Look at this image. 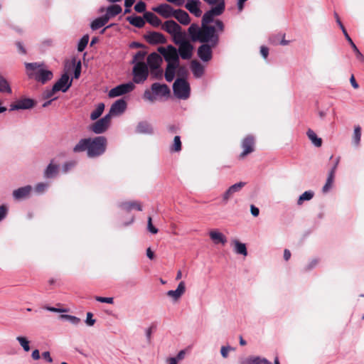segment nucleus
<instances>
[{
	"mask_svg": "<svg viewBox=\"0 0 364 364\" xmlns=\"http://www.w3.org/2000/svg\"><path fill=\"white\" fill-rule=\"evenodd\" d=\"M225 1L216 3V6L206 11L201 20V26L192 23L188 28V33L192 41H213L215 44L219 41V33L225 28L223 22L214 18L220 16L225 11Z\"/></svg>",
	"mask_w": 364,
	"mask_h": 364,
	"instance_id": "nucleus-1",
	"label": "nucleus"
},
{
	"mask_svg": "<svg viewBox=\"0 0 364 364\" xmlns=\"http://www.w3.org/2000/svg\"><path fill=\"white\" fill-rule=\"evenodd\" d=\"M25 66L28 71V77L42 84L46 83L53 77L52 71L45 69L43 64L26 63Z\"/></svg>",
	"mask_w": 364,
	"mask_h": 364,
	"instance_id": "nucleus-2",
	"label": "nucleus"
},
{
	"mask_svg": "<svg viewBox=\"0 0 364 364\" xmlns=\"http://www.w3.org/2000/svg\"><path fill=\"white\" fill-rule=\"evenodd\" d=\"M88 156L90 158L97 157L105 152L107 147V139L103 136L89 138Z\"/></svg>",
	"mask_w": 364,
	"mask_h": 364,
	"instance_id": "nucleus-3",
	"label": "nucleus"
},
{
	"mask_svg": "<svg viewBox=\"0 0 364 364\" xmlns=\"http://www.w3.org/2000/svg\"><path fill=\"white\" fill-rule=\"evenodd\" d=\"M151 90H146L144 93V98L149 102H154L156 97H166L170 94V89L166 84L154 82Z\"/></svg>",
	"mask_w": 364,
	"mask_h": 364,
	"instance_id": "nucleus-4",
	"label": "nucleus"
},
{
	"mask_svg": "<svg viewBox=\"0 0 364 364\" xmlns=\"http://www.w3.org/2000/svg\"><path fill=\"white\" fill-rule=\"evenodd\" d=\"M174 95L179 99L186 100L190 96L189 83L183 78H178L173 85Z\"/></svg>",
	"mask_w": 364,
	"mask_h": 364,
	"instance_id": "nucleus-5",
	"label": "nucleus"
},
{
	"mask_svg": "<svg viewBox=\"0 0 364 364\" xmlns=\"http://www.w3.org/2000/svg\"><path fill=\"white\" fill-rule=\"evenodd\" d=\"M133 81L134 83H143L149 76V68L144 62H137L133 67Z\"/></svg>",
	"mask_w": 364,
	"mask_h": 364,
	"instance_id": "nucleus-6",
	"label": "nucleus"
},
{
	"mask_svg": "<svg viewBox=\"0 0 364 364\" xmlns=\"http://www.w3.org/2000/svg\"><path fill=\"white\" fill-rule=\"evenodd\" d=\"M158 52L164 56L165 60L168 63V64H179V57L178 50L173 46L169 45L166 48L159 47Z\"/></svg>",
	"mask_w": 364,
	"mask_h": 364,
	"instance_id": "nucleus-7",
	"label": "nucleus"
},
{
	"mask_svg": "<svg viewBox=\"0 0 364 364\" xmlns=\"http://www.w3.org/2000/svg\"><path fill=\"white\" fill-rule=\"evenodd\" d=\"M202 43L198 48V56L203 62H208L212 58V48L218 46L219 41L215 44L213 41H199Z\"/></svg>",
	"mask_w": 364,
	"mask_h": 364,
	"instance_id": "nucleus-8",
	"label": "nucleus"
},
{
	"mask_svg": "<svg viewBox=\"0 0 364 364\" xmlns=\"http://www.w3.org/2000/svg\"><path fill=\"white\" fill-rule=\"evenodd\" d=\"M110 122V114H106L102 118L92 124L90 127V129L96 134H102L109 128Z\"/></svg>",
	"mask_w": 364,
	"mask_h": 364,
	"instance_id": "nucleus-9",
	"label": "nucleus"
},
{
	"mask_svg": "<svg viewBox=\"0 0 364 364\" xmlns=\"http://www.w3.org/2000/svg\"><path fill=\"white\" fill-rule=\"evenodd\" d=\"M134 88L135 85L132 82L123 83L111 89L108 93V96L112 98L119 97L132 92Z\"/></svg>",
	"mask_w": 364,
	"mask_h": 364,
	"instance_id": "nucleus-10",
	"label": "nucleus"
},
{
	"mask_svg": "<svg viewBox=\"0 0 364 364\" xmlns=\"http://www.w3.org/2000/svg\"><path fill=\"white\" fill-rule=\"evenodd\" d=\"M72 85V80L67 73L63 74L60 78L54 84L51 92L58 91L66 92Z\"/></svg>",
	"mask_w": 364,
	"mask_h": 364,
	"instance_id": "nucleus-11",
	"label": "nucleus"
},
{
	"mask_svg": "<svg viewBox=\"0 0 364 364\" xmlns=\"http://www.w3.org/2000/svg\"><path fill=\"white\" fill-rule=\"evenodd\" d=\"M245 182H239L230 186L225 192L222 195V202L223 204H227L228 202L233 197V195L240 192L242 188L245 186Z\"/></svg>",
	"mask_w": 364,
	"mask_h": 364,
	"instance_id": "nucleus-12",
	"label": "nucleus"
},
{
	"mask_svg": "<svg viewBox=\"0 0 364 364\" xmlns=\"http://www.w3.org/2000/svg\"><path fill=\"white\" fill-rule=\"evenodd\" d=\"M35 101L31 98H22L10 105L9 110L28 109L33 107Z\"/></svg>",
	"mask_w": 364,
	"mask_h": 364,
	"instance_id": "nucleus-13",
	"label": "nucleus"
},
{
	"mask_svg": "<svg viewBox=\"0 0 364 364\" xmlns=\"http://www.w3.org/2000/svg\"><path fill=\"white\" fill-rule=\"evenodd\" d=\"M242 151L240 154V158L243 159L247 155L255 151V139L252 136H246L242 141Z\"/></svg>",
	"mask_w": 364,
	"mask_h": 364,
	"instance_id": "nucleus-14",
	"label": "nucleus"
},
{
	"mask_svg": "<svg viewBox=\"0 0 364 364\" xmlns=\"http://www.w3.org/2000/svg\"><path fill=\"white\" fill-rule=\"evenodd\" d=\"M144 38L151 45L162 44L166 42V37L161 33L156 31L148 32L144 36Z\"/></svg>",
	"mask_w": 364,
	"mask_h": 364,
	"instance_id": "nucleus-15",
	"label": "nucleus"
},
{
	"mask_svg": "<svg viewBox=\"0 0 364 364\" xmlns=\"http://www.w3.org/2000/svg\"><path fill=\"white\" fill-rule=\"evenodd\" d=\"M32 190L33 188L30 185L18 188L13 191V198L16 200H24L30 196Z\"/></svg>",
	"mask_w": 364,
	"mask_h": 364,
	"instance_id": "nucleus-16",
	"label": "nucleus"
},
{
	"mask_svg": "<svg viewBox=\"0 0 364 364\" xmlns=\"http://www.w3.org/2000/svg\"><path fill=\"white\" fill-rule=\"evenodd\" d=\"M127 108V102L123 99L117 100L114 102L109 109V112L107 114H110V117L113 115H119L122 114Z\"/></svg>",
	"mask_w": 364,
	"mask_h": 364,
	"instance_id": "nucleus-17",
	"label": "nucleus"
},
{
	"mask_svg": "<svg viewBox=\"0 0 364 364\" xmlns=\"http://www.w3.org/2000/svg\"><path fill=\"white\" fill-rule=\"evenodd\" d=\"M193 46L189 42L183 43L182 45L178 46V53L183 60H189L193 55Z\"/></svg>",
	"mask_w": 364,
	"mask_h": 364,
	"instance_id": "nucleus-18",
	"label": "nucleus"
},
{
	"mask_svg": "<svg viewBox=\"0 0 364 364\" xmlns=\"http://www.w3.org/2000/svg\"><path fill=\"white\" fill-rule=\"evenodd\" d=\"M201 2L199 0H188L186 3V9L196 17H200L202 15V11L200 8Z\"/></svg>",
	"mask_w": 364,
	"mask_h": 364,
	"instance_id": "nucleus-19",
	"label": "nucleus"
},
{
	"mask_svg": "<svg viewBox=\"0 0 364 364\" xmlns=\"http://www.w3.org/2000/svg\"><path fill=\"white\" fill-rule=\"evenodd\" d=\"M153 10L166 18L173 17L176 11L171 6L167 4H161L154 8Z\"/></svg>",
	"mask_w": 364,
	"mask_h": 364,
	"instance_id": "nucleus-20",
	"label": "nucleus"
},
{
	"mask_svg": "<svg viewBox=\"0 0 364 364\" xmlns=\"http://www.w3.org/2000/svg\"><path fill=\"white\" fill-rule=\"evenodd\" d=\"M186 291V284L184 282H181L176 289L175 290H169L167 291L166 294L169 297H171L174 301H178L182 295L185 293Z\"/></svg>",
	"mask_w": 364,
	"mask_h": 364,
	"instance_id": "nucleus-21",
	"label": "nucleus"
},
{
	"mask_svg": "<svg viewBox=\"0 0 364 364\" xmlns=\"http://www.w3.org/2000/svg\"><path fill=\"white\" fill-rule=\"evenodd\" d=\"M162 63V58L160 54L156 53H151L147 57V66L148 68H157L160 67Z\"/></svg>",
	"mask_w": 364,
	"mask_h": 364,
	"instance_id": "nucleus-22",
	"label": "nucleus"
},
{
	"mask_svg": "<svg viewBox=\"0 0 364 364\" xmlns=\"http://www.w3.org/2000/svg\"><path fill=\"white\" fill-rule=\"evenodd\" d=\"M162 29L172 36L179 31L181 29V27L174 21L168 20L165 21L162 25Z\"/></svg>",
	"mask_w": 364,
	"mask_h": 364,
	"instance_id": "nucleus-23",
	"label": "nucleus"
},
{
	"mask_svg": "<svg viewBox=\"0 0 364 364\" xmlns=\"http://www.w3.org/2000/svg\"><path fill=\"white\" fill-rule=\"evenodd\" d=\"M209 236L214 244H222L224 245L227 242L226 237L217 230H213L209 232Z\"/></svg>",
	"mask_w": 364,
	"mask_h": 364,
	"instance_id": "nucleus-24",
	"label": "nucleus"
},
{
	"mask_svg": "<svg viewBox=\"0 0 364 364\" xmlns=\"http://www.w3.org/2000/svg\"><path fill=\"white\" fill-rule=\"evenodd\" d=\"M174 13L175 14L173 17L176 18L180 22V23L183 25H188L190 23L191 18L186 11L182 9H177Z\"/></svg>",
	"mask_w": 364,
	"mask_h": 364,
	"instance_id": "nucleus-25",
	"label": "nucleus"
},
{
	"mask_svg": "<svg viewBox=\"0 0 364 364\" xmlns=\"http://www.w3.org/2000/svg\"><path fill=\"white\" fill-rule=\"evenodd\" d=\"M119 207L121 209L126 210V211H130L133 209H136L139 211L142 210V208H141L140 203L138 201H135V200L134 201H126V202L121 203L119 205Z\"/></svg>",
	"mask_w": 364,
	"mask_h": 364,
	"instance_id": "nucleus-26",
	"label": "nucleus"
},
{
	"mask_svg": "<svg viewBox=\"0 0 364 364\" xmlns=\"http://www.w3.org/2000/svg\"><path fill=\"white\" fill-rule=\"evenodd\" d=\"M191 71L196 78H200L204 74L203 66L198 61L193 60L191 64Z\"/></svg>",
	"mask_w": 364,
	"mask_h": 364,
	"instance_id": "nucleus-27",
	"label": "nucleus"
},
{
	"mask_svg": "<svg viewBox=\"0 0 364 364\" xmlns=\"http://www.w3.org/2000/svg\"><path fill=\"white\" fill-rule=\"evenodd\" d=\"M59 166L53 164L51 161L44 171V177L46 178H54L58 173Z\"/></svg>",
	"mask_w": 364,
	"mask_h": 364,
	"instance_id": "nucleus-28",
	"label": "nucleus"
},
{
	"mask_svg": "<svg viewBox=\"0 0 364 364\" xmlns=\"http://www.w3.org/2000/svg\"><path fill=\"white\" fill-rule=\"evenodd\" d=\"M144 18L145 19V21H146L149 23H150L151 26L154 27H158L161 23V21L159 19V18L156 14L150 11L144 13Z\"/></svg>",
	"mask_w": 364,
	"mask_h": 364,
	"instance_id": "nucleus-29",
	"label": "nucleus"
},
{
	"mask_svg": "<svg viewBox=\"0 0 364 364\" xmlns=\"http://www.w3.org/2000/svg\"><path fill=\"white\" fill-rule=\"evenodd\" d=\"M232 245H234V252L236 254L243 256L247 255V250L245 243H242L237 240H232Z\"/></svg>",
	"mask_w": 364,
	"mask_h": 364,
	"instance_id": "nucleus-30",
	"label": "nucleus"
},
{
	"mask_svg": "<svg viewBox=\"0 0 364 364\" xmlns=\"http://www.w3.org/2000/svg\"><path fill=\"white\" fill-rule=\"evenodd\" d=\"M136 132L139 134H153V128L149 123L141 122L137 124Z\"/></svg>",
	"mask_w": 364,
	"mask_h": 364,
	"instance_id": "nucleus-31",
	"label": "nucleus"
},
{
	"mask_svg": "<svg viewBox=\"0 0 364 364\" xmlns=\"http://www.w3.org/2000/svg\"><path fill=\"white\" fill-rule=\"evenodd\" d=\"M127 21L132 26L141 28L145 24V19L138 16H130L126 18Z\"/></svg>",
	"mask_w": 364,
	"mask_h": 364,
	"instance_id": "nucleus-32",
	"label": "nucleus"
},
{
	"mask_svg": "<svg viewBox=\"0 0 364 364\" xmlns=\"http://www.w3.org/2000/svg\"><path fill=\"white\" fill-rule=\"evenodd\" d=\"M242 364H272L267 359L259 356H251L246 358Z\"/></svg>",
	"mask_w": 364,
	"mask_h": 364,
	"instance_id": "nucleus-33",
	"label": "nucleus"
},
{
	"mask_svg": "<svg viewBox=\"0 0 364 364\" xmlns=\"http://www.w3.org/2000/svg\"><path fill=\"white\" fill-rule=\"evenodd\" d=\"M89 141V138L80 139L78 143L73 147V151L75 153H79L87 151V154H88Z\"/></svg>",
	"mask_w": 364,
	"mask_h": 364,
	"instance_id": "nucleus-34",
	"label": "nucleus"
},
{
	"mask_svg": "<svg viewBox=\"0 0 364 364\" xmlns=\"http://www.w3.org/2000/svg\"><path fill=\"white\" fill-rule=\"evenodd\" d=\"M178 65H172L171 63L167 65L165 71V78L166 81L171 82L175 77V71Z\"/></svg>",
	"mask_w": 364,
	"mask_h": 364,
	"instance_id": "nucleus-35",
	"label": "nucleus"
},
{
	"mask_svg": "<svg viewBox=\"0 0 364 364\" xmlns=\"http://www.w3.org/2000/svg\"><path fill=\"white\" fill-rule=\"evenodd\" d=\"M172 38L174 43L178 46L188 42V41L186 39V33L182 31V28L179 31L172 35Z\"/></svg>",
	"mask_w": 364,
	"mask_h": 364,
	"instance_id": "nucleus-36",
	"label": "nucleus"
},
{
	"mask_svg": "<svg viewBox=\"0 0 364 364\" xmlns=\"http://www.w3.org/2000/svg\"><path fill=\"white\" fill-rule=\"evenodd\" d=\"M0 92L6 94H11V87L7 80L0 74Z\"/></svg>",
	"mask_w": 364,
	"mask_h": 364,
	"instance_id": "nucleus-37",
	"label": "nucleus"
},
{
	"mask_svg": "<svg viewBox=\"0 0 364 364\" xmlns=\"http://www.w3.org/2000/svg\"><path fill=\"white\" fill-rule=\"evenodd\" d=\"M306 134L309 139L311 140V141L315 146L320 147L321 146V139L318 137L316 134L312 129H308Z\"/></svg>",
	"mask_w": 364,
	"mask_h": 364,
	"instance_id": "nucleus-38",
	"label": "nucleus"
},
{
	"mask_svg": "<svg viewBox=\"0 0 364 364\" xmlns=\"http://www.w3.org/2000/svg\"><path fill=\"white\" fill-rule=\"evenodd\" d=\"M314 196V192L312 191H306L304 192L297 200V205H301L304 201H309L311 200Z\"/></svg>",
	"mask_w": 364,
	"mask_h": 364,
	"instance_id": "nucleus-39",
	"label": "nucleus"
},
{
	"mask_svg": "<svg viewBox=\"0 0 364 364\" xmlns=\"http://www.w3.org/2000/svg\"><path fill=\"white\" fill-rule=\"evenodd\" d=\"M361 139V128L360 126H355L353 135V144L358 147L360 145Z\"/></svg>",
	"mask_w": 364,
	"mask_h": 364,
	"instance_id": "nucleus-40",
	"label": "nucleus"
},
{
	"mask_svg": "<svg viewBox=\"0 0 364 364\" xmlns=\"http://www.w3.org/2000/svg\"><path fill=\"white\" fill-rule=\"evenodd\" d=\"M105 109V105L103 103H99L96 107V109L92 112L90 114V119L92 120H95L98 119L102 114Z\"/></svg>",
	"mask_w": 364,
	"mask_h": 364,
	"instance_id": "nucleus-41",
	"label": "nucleus"
},
{
	"mask_svg": "<svg viewBox=\"0 0 364 364\" xmlns=\"http://www.w3.org/2000/svg\"><path fill=\"white\" fill-rule=\"evenodd\" d=\"M122 7L118 4H113L107 8L108 15H110L112 17L119 14L122 12Z\"/></svg>",
	"mask_w": 364,
	"mask_h": 364,
	"instance_id": "nucleus-42",
	"label": "nucleus"
},
{
	"mask_svg": "<svg viewBox=\"0 0 364 364\" xmlns=\"http://www.w3.org/2000/svg\"><path fill=\"white\" fill-rule=\"evenodd\" d=\"M60 318L63 320L68 321V322H70V323H72L74 326H77L81 322L80 318H79L75 316L68 315V314H62L60 316Z\"/></svg>",
	"mask_w": 364,
	"mask_h": 364,
	"instance_id": "nucleus-43",
	"label": "nucleus"
},
{
	"mask_svg": "<svg viewBox=\"0 0 364 364\" xmlns=\"http://www.w3.org/2000/svg\"><path fill=\"white\" fill-rule=\"evenodd\" d=\"M335 176H332L331 174H328V177L326 181L325 185L323 186L322 191L324 193H326L330 191V189L332 188L333 181H334Z\"/></svg>",
	"mask_w": 364,
	"mask_h": 364,
	"instance_id": "nucleus-44",
	"label": "nucleus"
},
{
	"mask_svg": "<svg viewBox=\"0 0 364 364\" xmlns=\"http://www.w3.org/2000/svg\"><path fill=\"white\" fill-rule=\"evenodd\" d=\"M16 341L19 343L24 351L28 352L30 350L29 341L26 337L17 336Z\"/></svg>",
	"mask_w": 364,
	"mask_h": 364,
	"instance_id": "nucleus-45",
	"label": "nucleus"
},
{
	"mask_svg": "<svg viewBox=\"0 0 364 364\" xmlns=\"http://www.w3.org/2000/svg\"><path fill=\"white\" fill-rule=\"evenodd\" d=\"M181 150V141L179 136H176L173 139V145L171 147V151L178 152Z\"/></svg>",
	"mask_w": 364,
	"mask_h": 364,
	"instance_id": "nucleus-46",
	"label": "nucleus"
},
{
	"mask_svg": "<svg viewBox=\"0 0 364 364\" xmlns=\"http://www.w3.org/2000/svg\"><path fill=\"white\" fill-rule=\"evenodd\" d=\"M88 41H89L88 35L83 36L77 44V50L79 52H82L85 50V48H86V46L88 43Z\"/></svg>",
	"mask_w": 364,
	"mask_h": 364,
	"instance_id": "nucleus-47",
	"label": "nucleus"
},
{
	"mask_svg": "<svg viewBox=\"0 0 364 364\" xmlns=\"http://www.w3.org/2000/svg\"><path fill=\"white\" fill-rule=\"evenodd\" d=\"M334 16L336 18V22L338 24L339 27L341 28V29L342 30V32L344 34L345 36V38L348 41V42H351V38L349 36V35L348 34L344 26L343 25L342 22L340 20V18L338 15L337 13H334Z\"/></svg>",
	"mask_w": 364,
	"mask_h": 364,
	"instance_id": "nucleus-48",
	"label": "nucleus"
},
{
	"mask_svg": "<svg viewBox=\"0 0 364 364\" xmlns=\"http://www.w3.org/2000/svg\"><path fill=\"white\" fill-rule=\"evenodd\" d=\"M49 184L47 183H38L34 187V191L38 194L43 193L48 188Z\"/></svg>",
	"mask_w": 364,
	"mask_h": 364,
	"instance_id": "nucleus-49",
	"label": "nucleus"
},
{
	"mask_svg": "<svg viewBox=\"0 0 364 364\" xmlns=\"http://www.w3.org/2000/svg\"><path fill=\"white\" fill-rule=\"evenodd\" d=\"M150 75L153 79H160L162 77L163 70L160 67H157V68H150Z\"/></svg>",
	"mask_w": 364,
	"mask_h": 364,
	"instance_id": "nucleus-50",
	"label": "nucleus"
},
{
	"mask_svg": "<svg viewBox=\"0 0 364 364\" xmlns=\"http://www.w3.org/2000/svg\"><path fill=\"white\" fill-rule=\"evenodd\" d=\"M349 43L355 53V57L357 60L362 63L364 62V55L360 52V50L357 48L356 45L353 43V41L351 40V42H349Z\"/></svg>",
	"mask_w": 364,
	"mask_h": 364,
	"instance_id": "nucleus-51",
	"label": "nucleus"
},
{
	"mask_svg": "<svg viewBox=\"0 0 364 364\" xmlns=\"http://www.w3.org/2000/svg\"><path fill=\"white\" fill-rule=\"evenodd\" d=\"M319 261L318 259L316 258H314V259H311L304 267V270L305 272H309L311 269H313L314 268H315L318 264Z\"/></svg>",
	"mask_w": 364,
	"mask_h": 364,
	"instance_id": "nucleus-52",
	"label": "nucleus"
},
{
	"mask_svg": "<svg viewBox=\"0 0 364 364\" xmlns=\"http://www.w3.org/2000/svg\"><path fill=\"white\" fill-rule=\"evenodd\" d=\"M105 26V23L102 21V19L99 17L95 18L90 24V28L92 30L95 31L97 30L102 26Z\"/></svg>",
	"mask_w": 364,
	"mask_h": 364,
	"instance_id": "nucleus-53",
	"label": "nucleus"
},
{
	"mask_svg": "<svg viewBox=\"0 0 364 364\" xmlns=\"http://www.w3.org/2000/svg\"><path fill=\"white\" fill-rule=\"evenodd\" d=\"M76 165V161H70L68 162L65 163L63 165L62 169L64 173H68L70 169L74 168Z\"/></svg>",
	"mask_w": 364,
	"mask_h": 364,
	"instance_id": "nucleus-54",
	"label": "nucleus"
},
{
	"mask_svg": "<svg viewBox=\"0 0 364 364\" xmlns=\"http://www.w3.org/2000/svg\"><path fill=\"white\" fill-rule=\"evenodd\" d=\"M134 10L138 13H142L146 10V4L140 1L137 2L134 6Z\"/></svg>",
	"mask_w": 364,
	"mask_h": 364,
	"instance_id": "nucleus-55",
	"label": "nucleus"
},
{
	"mask_svg": "<svg viewBox=\"0 0 364 364\" xmlns=\"http://www.w3.org/2000/svg\"><path fill=\"white\" fill-rule=\"evenodd\" d=\"M147 229L152 234H156L158 232V229L155 228L152 224V219L151 217L148 218Z\"/></svg>",
	"mask_w": 364,
	"mask_h": 364,
	"instance_id": "nucleus-56",
	"label": "nucleus"
},
{
	"mask_svg": "<svg viewBox=\"0 0 364 364\" xmlns=\"http://www.w3.org/2000/svg\"><path fill=\"white\" fill-rule=\"evenodd\" d=\"M95 300L101 303H107L109 304H112L114 303V299L112 297L96 296Z\"/></svg>",
	"mask_w": 364,
	"mask_h": 364,
	"instance_id": "nucleus-57",
	"label": "nucleus"
},
{
	"mask_svg": "<svg viewBox=\"0 0 364 364\" xmlns=\"http://www.w3.org/2000/svg\"><path fill=\"white\" fill-rule=\"evenodd\" d=\"M93 314L91 312L87 313V317L85 320V323L87 326H92L95 323V319L92 318Z\"/></svg>",
	"mask_w": 364,
	"mask_h": 364,
	"instance_id": "nucleus-58",
	"label": "nucleus"
},
{
	"mask_svg": "<svg viewBox=\"0 0 364 364\" xmlns=\"http://www.w3.org/2000/svg\"><path fill=\"white\" fill-rule=\"evenodd\" d=\"M145 52L144 51H138L134 56V59H133V61L132 63H137L138 60H143L144 58L145 57Z\"/></svg>",
	"mask_w": 364,
	"mask_h": 364,
	"instance_id": "nucleus-59",
	"label": "nucleus"
},
{
	"mask_svg": "<svg viewBox=\"0 0 364 364\" xmlns=\"http://www.w3.org/2000/svg\"><path fill=\"white\" fill-rule=\"evenodd\" d=\"M7 212H8V208H6V205H0V222L6 218V216L7 215Z\"/></svg>",
	"mask_w": 364,
	"mask_h": 364,
	"instance_id": "nucleus-60",
	"label": "nucleus"
},
{
	"mask_svg": "<svg viewBox=\"0 0 364 364\" xmlns=\"http://www.w3.org/2000/svg\"><path fill=\"white\" fill-rule=\"evenodd\" d=\"M81 73V63L79 61L75 65V70H74V77L78 78Z\"/></svg>",
	"mask_w": 364,
	"mask_h": 364,
	"instance_id": "nucleus-61",
	"label": "nucleus"
},
{
	"mask_svg": "<svg viewBox=\"0 0 364 364\" xmlns=\"http://www.w3.org/2000/svg\"><path fill=\"white\" fill-rule=\"evenodd\" d=\"M230 346H222L220 349V353L224 358H228L229 351L231 350Z\"/></svg>",
	"mask_w": 364,
	"mask_h": 364,
	"instance_id": "nucleus-62",
	"label": "nucleus"
},
{
	"mask_svg": "<svg viewBox=\"0 0 364 364\" xmlns=\"http://www.w3.org/2000/svg\"><path fill=\"white\" fill-rule=\"evenodd\" d=\"M339 161H340V157L338 156L336 159L334 164L332 166V168H331V170L329 171L328 174L332 173V176H335V173H336V168L338 166Z\"/></svg>",
	"mask_w": 364,
	"mask_h": 364,
	"instance_id": "nucleus-63",
	"label": "nucleus"
},
{
	"mask_svg": "<svg viewBox=\"0 0 364 364\" xmlns=\"http://www.w3.org/2000/svg\"><path fill=\"white\" fill-rule=\"evenodd\" d=\"M250 212H251L252 215L254 217H257L259 214V208H257L256 206H255L254 205H251V206H250Z\"/></svg>",
	"mask_w": 364,
	"mask_h": 364,
	"instance_id": "nucleus-64",
	"label": "nucleus"
}]
</instances>
